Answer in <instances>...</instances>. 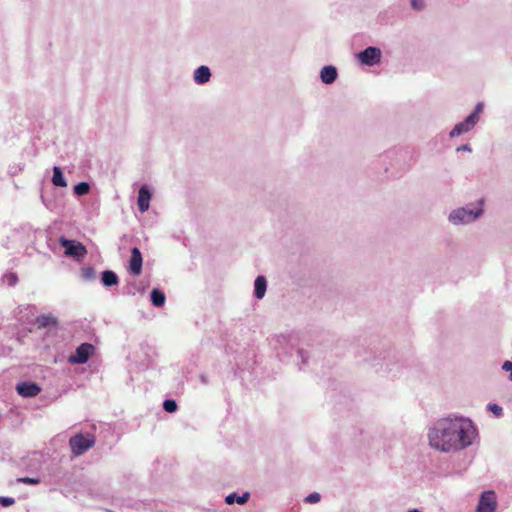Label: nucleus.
Instances as JSON below:
<instances>
[{"label": "nucleus", "instance_id": "obj_1", "mask_svg": "<svg viewBox=\"0 0 512 512\" xmlns=\"http://www.w3.org/2000/svg\"><path fill=\"white\" fill-rule=\"evenodd\" d=\"M479 432L468 417L451 414L435 421L427 430L431 449L441 453H458L476 444Z\"/></svg>", "mask_w": 512, "mask_h": 512}, {"label": "nucleus", "instance_id": "obj_2", "mask_svg": "<svg viewBox=\"0 0 512 512\" xmlns=\"http://www.w3.org/2000/svg\"><path fill=\"white\" fill-rule=\"evenodd\" d=\"M486 212V199L481 197L473 202L453 208L447 220L453 227H464L478 222Z\"/></svg>", "mask_w": 512, "mask_h": 512}, {"label": "nucleus", "instance_id": "obj_3", "mask_svg": "<svg viewBox=\"0 0 512 512\" xmlns=\"http://www.w3.org/2000/svg\"><path fill=\"white\" fill-rule=\"evenodd\" d=\"M498 498L494 490H485L479 495L475 512H497Z\"/></svg>", "mask_w": 512, "mask_h": 512}, {"label": "nucleus", "instance_id": "obj_4", "mask_svg": "<svg viewBox=\"0 0 512 512\" xmlns=\"http://www.w3.org/2000/svg\"><path fill=\"white\" fill-rule=\"evenodd\" d=\"M95 439L90 434H78L72 437L69 441L71 451L74 455L80 456L85 453L88 449L93 447Z\"/></svg>", "mask_w": 512, "mask_h": 512}, {"label": "nucleus", "instance_id": "obj_5", "mask_svg": "<svg viewBox=\"0 0 512 512\" xmlns=\"http://www.w3.org/2000/svg\"><path fill=\"white\" fill-rule=\"evenodd\" d=\"M357 59L367 66H374L380 63L382 52L377 47H368L356 55Z\"/></svg>", "mask_w": 512, "mask_h": 512}, {"label": "nucleus", "instance_id": "obj_6", "mask_svg": "<svg viewBox=\"0 0 512 512\" xmlns=\"http://www.w3.org/2000/svg\"><path fill=\"white\" fill-rule=\"evenodd\" d=\"M61 245L65 248V254L77 259L83 258L87 250L83 244L73 240L60 239Z\"/></svg>", "mask_w": 512, "mask_h": 512}, {"label": "nucleus", "instance_id": "obj_7", "mask_svg": "<svg viewBox=\"0 0 512 512\" xmlns=\"http://www.w3.org/2000/svg\"><path fill=\"white\" fill-rule=\"evenodd\" d=\"M94 347L91 344H81L75 351V353L69 356L68 361L72 364H84L88 361L92 355Z\"/></svg>", "mask_w": 512, "mask_h": 512}, {"label": "nucleus", "instance_id": "obj_8", "mask_svg": "<svg viewBox=\"0 0 512 512\" xmlns=\"http://www.w3.org/2000/svg\"><path fill=\"white\" fill-rule=\"evenodd\" d=\"M477 124L476 116H467L462 122L457 123L450 131L451 138L458 137L462 134L470 132Z\"/></svg>", "mask_w": 512, "mask_h": 512}, {"label": "nucleus", "instance_id": "obj_9", "mask_svg": "<svg viewBox=\"0 0 512 512\" xmlns=\"http://www.w3.org/2000/svg\"><path fill=\"white\" fill-rule=\"evenodd\" d=\"M143 258L141 252L138 248H133L131 250V257L129 260V272L133 275H139L142 271Z\"/></svg>", "mask_w": 512, "mask_h": 512}, {"label": "nucleus", "instance_id": "obj_10", "mask_svg": "<svg viewBox=\"0 0 512 512\" xmlns=\"http://www.w3.org/2000/svg\"><path fill=\"white\" fill-rule=\"evenodd\" d=\"M151 198L152 193L149 188L146 185L142 186L138 191L137 199L138 208L142 213L149 209Z\"/></svg>", "mask_w": 512, "mask_h": 512}, {"label": "nucleus", "instance_id": "obj_11", "mask_svg": "<svg viewBox=\"0 0 512 512\" xmlns=\"http://www.w3.org/2000/svg\"><path fill=\"white\" fill-rule=\"evenodd\" d=\"M16 390L23 397H34L39 394L41 388L35 383L22 382L17 385Z\"/></svg>", "mask_w": 512, "mask_h": 512}, {"label": "nucleus", "instance_id": "obj_12", "mask_svg": "<svg viewBox=\"0 0 512 512\" xmlns=\"http://www.w3.org/2000/svg\"><path fill=\"white\" fill-rule=\"evenodd\" d=\"M338 76L336 67L332 65L324 66L320 72L321 81L325 84H332Z\"/></svg>", "mask_w": 512, "mask_h": 512}, {"label": "nucleus", "instance_id": "obj_13", "mask_svg": "<svg viewBox=\"0 0 512 512\" xmlns=\"http://www.w3.org/2000/svg\"><path fill=\"white\" fill-rule=\"evenodd\" d=\"M210 78H211V72H210L209 67H207V66L202 65L194 71L193 79H194L195 83H197L199 85L209 82Z\"/></svg>", "mask_w": 512, "mask_h": 512}, {"label": "nucleus", "instance_id": "obj_14", "mask_svg": "<svg viewBox=\"0 0 512 512\" xmlns=\"http://www.w3.org/2000/svg\"><path fill=\"white\" fill-rule=\"evenodd\" d=\"M267 289V281L264 276H258L254 282V297L262 299Z\"/></svg>", "mask_w": 512, "mask_h": 512}, {"label": "nucleus", "instance_id": "obj_15", "mask_svg": "<svg viewBox=\"0 0 512 512\" xmlns=\"http://www.w3.org/2000/svg\"><path fill=\"white\" fill-rule=\"evenodd\" d=\"M250 498L249 492H244L242 495L238 496L236 493H231L226 496L225 502L228 505H232L234 503H238L240 505L245 504Z\"/></svg>", "mask_w": 512, "mask_h": 512}, {"label": "nucleus", "instance_id": "obj_16", "mask_svg": "<svg viewBox=\"0 0 512 512\" xmlns=\"http://www.w3.org/2000/svg\"><path fill=\"white\" fill-rule=\"evenodd\" d=\"M52 183L58 187H66L67 186V181L64 177V174H63L62 170L57 166H55L53 168Z\"/></svg>", "mask_w": 512, "mask_h": 512}, {"label": "nucleus", "instance_id": "obj_17", "mask_svg": "<svg viewBox=\"0 0 512 512\" xmlns=\"http://www.w3.org/2000/svg\"><path fill=\"white\" fill-rule=\"evenodd\" d=\"M101 280L105 286H113L118 284V276L110 270L104 271L102 273Z\"/></svg>", "mask_w": 512, "mask_h": 512}, {"label": "nucleus", "instance_id": "obj_18", "mask_svg": "<svg viewBox=\"0 0 512 512\" xmlns=\"http://www.w3.org/2000/svg\"><path fill=\"white\" fill-rule=\"evenodd\" d=\"M151 301L156 307H161L165 302V295L158 289H153L151 292Z\"/></svg>", "mask_w": 512, "mask_h": 512}, {"label": "nucleus", "instance_id": "obj_19", "mask_svg": "<svg viewBox=\"0 0 512 512\" xmlns=\"http://www.w3.org/2000/svg\"><path fill=\"white\" fill-rule=\"evenodd\" d=\"M90 186L87 182H80L74 187V193L78 196L85 195L89 192Z\"/></svg>", "mask_w": 512, "mask_h": 512}, {"label": "nucleus", "instance_id": "obj_20", "mask_svg": "<svg viewBox=\"0 0 512 512\" xmlns=\"http://www.w3.org/2000/svg\"><path fill=\"white\" fill-rule=\"evenodd\" d=\"M96 273L93 268L86 267L81 270V277L86 281L95 279Z\"/></svg>", "mask_w": 512, "mask_h": 512}, {"label": "nucleus", "instance_id": "obj_21", "mask_svg": "<svg viewBox=\"0 0 512 512\" xmlns=\"http://www.w3.org/2000/svg\"><path fill=\"white\" fill-rule=\"evenodd\" d=\"M177 403L172 399H167L163 403V408L168 413H173L177 410Z\"/></svg>", "mask_w": 512, "mask_h": 512}, {"label": "nucleus", "instance_id": "obj_22", "mask_svg": "<svg viewBox=\"0 0 512 512\" xmlns=\"http://www.w3.org/2000/svg\"><path fill=\"white\" fill-rule=\"evenodd\" d=\"M487 409L492 412L496 417H500L502 415L503 409L500 405L495 403H490L487 406Z\"/></svg>", "mask_w": 512, "mask_h": 512}, {"label": "nucleus", "instance_id": "obj_23", "mask_svg": "<svg viewBox=\"0 0 512 512\" xmlns=\"http://www.w3.org/2000/svg\"><path fill=\"white\" fill-rule=\"evenodd\" d=\"M501 369L509 373L508 379L512 381V357L511 360H506L502 363Z\"/></svg>", "mask_w": 512, "mask_h": 512}, {"label": "nucleus", "instance_id": "obj_24", "mask_svg": "<svg viewBox=\"0 0 512 512\" xmlns=\"http://www.w3.org/2000/svg\"><path fill=\"white\" fill-rule=\"evenodd\" d=\"M320 499H321L320 494L317 492H313L305 498V502L309 503V504H316L320 501Z\"/></svg>", "mask_w": 512, "mask_h": 512}, {"label": "nucleus", "instance_id": "obj_25", "mask_svg": "<svg viewBox=\"0 0 512 512\" xmlns=\"http://www.w3.org/2000/svg\"><path fill=\"white\" fill-rule=\"evenodd\" d=\"M483 109H484V104L482 102H479L475 106L474 111L469 116H476L477 123H478L479 119H480V114L482 113Z\"/></svg>", "mask_w": 512, "mask_h": 512}, {"label": "nucleus", "instance_id": "obj_26", "mask_svg": "<svg viewBox=\"0 0 512 512\" xmlns=\"http://www.w3.org/2000/svg\"><path fill=\"white\" fill-rule=\"evenodd\" d=\"M4 282L8 285H14L17 282V276L13 273L7 274L3 278Z\"/></svg>", "mask_w": 512, "mask_h": 512}, {"label": "nucleus", "instance_id": "obj_27", "mask_svg": "<svg viewBox=\"0 0 512 512\" xmlns=\"http://www.w3.org/2000/svg\"><path fill=\"white\" fill-rule=\"evenodd\" d=\"M0 503L5 507H9L15 503V500L11 497H0Z\"/></svg>", "mask_w": 512, "mask_h": 512}, {"label": "nucleus", "instance_id": "obj_28", "mask_svg": "<svg viewBox=\"0 0 512 512\" xmlns=\"http://www.w3.org/2000/svg\"><path fill=\"white\" fill-rule=\"evenodd\" d=\"M19 481L22 483H25V484H30V485H35V484L39 483V481L37 479L29 478V477L20 478Z\"/></svg>", "mask_w": 512, "mask_h": 512}, {"label": "nucleus", "instance_id": "obj_29", "mask_svg": "<svg viewBox=\"0 0 512 512\" xmlns=\"http://www.w3.org/2000/svg\"><path fill=\"white\" fill-rule=\"evenodd\" d=\"M411 5L414 9L420 10L424 6L423 0H411Z\"/></svg>", "mask_w": 512, "mask_h": 512}, {"label": "nucleus", "instance_id": "obj_30", "mask_svg": "<svg viewBox=\"0 0 512 512\" xmlns=\"http://www.w3.org/2000/svg\"><path fill=\"white\" fill-rule=\"evenodd\" d=\"M39 321L42 325H48L51 322H54V319L51 317H42Z\"/></svg>", "mask_w": 512, "mask_h": 512}, {"label": "nucleus", "instance_id": "obj_31", "mask_svg": "<svg viewBox=\"0 0 512 512\" xmlns=\"http://www.w3.org/2000/svg\"><path fill=\"white\" fill-rule=\"evenodd\" d=\"M457 151H467V152H471L472 149L471 147L468 145V144H464L460 147L457 148Z\"/></svg>", "mask_w": 512, "mask_h": 512}, {"label": "nucleus", "instance_id": "obj_32", "mask_svg": "<svg viewBox=\"0 0 512 512\" xmlns=\"http://www.w3.org/2000/svg\"><path fill=\"white\" fill-rule=\"evenodd\" d=\"M408 512H422V511L415 508V509L409 510Z\"/></svg>", "mask_w": 512, "mask_h": 512}]
</instances>
